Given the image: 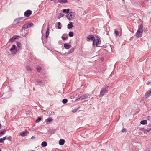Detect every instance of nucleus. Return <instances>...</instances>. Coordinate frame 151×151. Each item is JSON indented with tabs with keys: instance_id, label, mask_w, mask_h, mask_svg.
Here are the masks:
<instances>
[{
	"instance_id": "nucleus-1",
	"label": "nucleus",
	"mask_w": 151,
	"mask_h": 151,
	"mask_svg": "<svg viewBox=\"0 0 151 151\" xmlns=\"http://www.w3.org/2000/svg\"><path fill=\"white\" fill-rule=\"evenodd\" d=\"M17 46L16 47L15 45H13L12 47L10 49V51L11 52L12 54H16L17 52L20 50L21 49V44L18 42L17 43Z\"/></svg>"
},
{
	"instance_id": "nucleus-2",
	"label": "nucleus",
	"mask_w": 151,
	"mask_h": 151,
	"mask_svg": "<svg viewBox=\"0 0 151 151\" xmlns=\"http://www.w3.org/2000/svg\"><path fill=\"white\" fill-rule=\"evenodd\" d=\"M101 41L99 36H96L95 38V45L97 47H101Z\"/></svg>"
},
{
	"instance_id": "nucleus-3",
	"label": "nucleus",
	"mask_w": 151,
	"mask_h": 151,
	"mask_svg": "<svg viewBox=\"0 0 151 151\" xmlns=\"http://www.w3.org/2000/svg\"><path fill=\"white\" fill-rule=\"evenodd\" d=\"M75 16V13L72 12L66 15V17L69 20H70L74 19Z\"/></svg>"
},
{
	"instance_id": "nucleus-4",
	"label": "nucleus",
	"mask_w": 151,
	"mask_h": 151,
	"mask_svg": "<svg viewBox=\"0 0 151 151\" xmlns=\"http://www.w3.org/2000/svg\"><path fill=\"white\" fill-rule=\"evenodd\" d=\"M108 92V88L107 87L102 88L100 91V96H102Z\"/></svg>"
},
{
	"instance_id": "nucleus-5",
	"label": "nucleus",
	"mask_w": 151,
	"mask_h": 151,
	"mask_svg": "<svg viewBox=\"0 0 151 151\" xmlns=\"http://www.w3.org/2000/svg\"><path fill=\"white\" fill-rule=\"evenodd\" d=\"M87 40L88 41H93V45L94 46V37L93 35H90L87 36Z\"/></svg>"
},
{
	"instance_id": "nucleus-6",
	"label": "nucleus",
	"mask_w": 151,
	"mask_h": 151,
	"mask_svg": "<svg viewBox=\"0 0 151 151\" xmlns=\"http://www.w3.org/2000/svg\"><path fill=\"white\" fill-rule=\"evenodd\" d=\"M24 20V19L22 17L19 18L18 19H17L14 21L15 22H16V24H21L22 23Z\"/></svg>"
},
{
	"instance_id": "nucleus-7",
	"label": "nucleus",
	"mask_w": 151,
	"mask_h": 151,
	"mask_svg": "<svg viewBox=\"0 0 151 151\" xmlns=\"http://www.w3.org/2000/svg\"><path fill=\"white\" fill-rule=\"evenodd\" d=\"M32 14V12L30 10H27L24 13V15L25 17H28Z\"/></svg>"
},
{
	"instance_id": "nucleus-8",
	"label": "nucleus",
	"mask_w": 151,
	"mask_h": 151,
	"mask_svg": "<svg viewBox=\"0 0 151 151\" xmlns=\"http://www.w3.org/2000/svg\"><path fill=\"white\" fill-rule=\"evenodd\" d=\"M143 31L137 30L136 35V36L137 38H139L141 37L142 35Z\"/></svg>"
},
{
	"instance_id": "nucleus-9",
	"label": "nucleus",
	"mask_w": 151,
	"mask_h": 151,
	"mask_svg": "<svg viewBox=\"0 0 151 151\" xmlns=\"http://www.w3.org/2000/svg\"><path fill=\"white\" fill-rule=\"evenodd\" d=\"M151 95V89L147 91L145 93V98H148Z\"/></svg>"
},
{
	"instance_id": "nucleus-10",
	"label": "nucleus",
	"mask_w": 151,
	"mask_h": 151,
	"mask_svg": "<svg viewBox=\"0 0 151 151\" xmlns=\"http://www.w3.org/2000/svg\"><path fill=\"white\" fill-rule=\"evenodd\" d=\"M29 132L27 130L24 131L20 133V135L22 136H26L28 134Z\"/></svg>"
},
{
	"instance_id": "nucleus-11",
	"label": "nucleus",
	"mask_w": 151,
	"mask_h": 151,
	"mask_svg": "<svg viewBox=\"0 0 151 151\" xmlns=\"http://www.w3.org/2000/svg\"><path fill=\"white\" fill-rule=\"evenodd\" d=\"M29 27H28V23H26L24 24L23 26L22 29V32L24 30H25V29H27L28 28H29Z\"/></svg>"
},
{
	"instance_id": "nucleus-12",
	"label": "nucleus",
	"mask_w": 151,
	"mask_h": 151,
	"mask_svg": "<svg viewBox=\"0 0 151 151\" xmlns=\"http://www.w3.org/2000/svg\"><path fill=\"white\" fill-rule=\"evenodd\" d=\"M64 47L66 49H69L71 47V45L70 44H68L67 43H65L64 45Z\"/></svg>"
},
{
	"instance_id": "nucleus-13",
	"label": "nucleus",
	"mask_w": 151,
	"mask_h": 151,
	"mask_svg": "<svg viewBox=\"0 0 151 151\" xmlns=\"http://www.w3.org/2000/svg\"><path fill=\"white\" fill-rule=\"evenodd\" d=\"M19 37V36H14L9 39V42H13L17 39V37Z\"/></svg>"
},
{
	"instance_id": "nucleus-14",
	"label": "nucleus",
	"mask_w": 151,
	"mask_h": 151,
	"mask_svg": "<svg viewBox=\"0 0 151 151\" xmlns=\"http://www.w3.org/2000/svg\"><path fill=\"white\" fill-rule=\"evenodd\" d=\"M49 26H48L47 30L46 32V38H47L49 34Z\"/></svg>"
},
{
	"instance_id": "nucleus-15",
	"label": "nucleus",
	"mask_w": 151,
	"mask_h": 151,
	"mask_svg": "<svg viewBox=\"0 0 151 151\" xmlns=\"http://www.w3.org/2000/svg\"><path fill=\"white\" fill-rule=\"evenodd\" d=\"M5 132L6 130L5 129H3L0 131V137L5 134Z\"/></svg>"
},
{
	"instance_id": "nucleus-16",
	"label": "nucleus",
	"mask_w": 151,
	"mask_h": 151,
	"mask_svg": "<svg viewBox=\"0 0 151 151\" xmlns=\"http://www.w3.org/2000/svg\"><path fill=\"white\" fill-rule=\"evenodd\" d=\"M67 26L68 28V29H71L73 27V25L72 23L71 22H70V23L68 24Z\"/></svg>"
},
{
	"instance_id": "nucleus-17",
	"label": "nucleus",
	"mask_w": 151,
	"mask_h": 151,
	"mask_svg": "<svg viewBox=\"0 0 151 151\" xmlns=\"http://www.w3.org/2000/svg\"><path fill=\"white\" fill-rule=\"evenodd\" d=\"M65 143V140L63 139H61L59 141V144L60 145H63Z\"/></svg>"
},
{
	"instance_id": "nucleus-18",
	"label": "nucleus",
	"mask_w": 151,
	"mask_h": 151,
	"mask_svg": "<svg viewBox=\"0 0 151 151\" xmlns=\"http://www.w3.org/2000/svg\"><path fill=\"white\" fill-rule=\"evenodd\" d=\"M58 2L60 3H65L67 2V0H58Z\"/></svg>"
},
{
	"instance_id": "nucleus-19",
	"label": "nucleus",
	"mask_w": 151,
	"mask_h": 151,
	"mask_svg": "<svg viewBox=\"0 0 151 151\" xmlns=\"http://www.w3.org/2000/svg\"><path fill=\"white\" fill-rule=\"evenodd\" d=\"M70 9H65L63 10V12L64 13H68L69 12Z\"/></svg>"
},
{
	"instance_id": "nucleus-20",
	"label": "nucleus",
	"mask_w": 151,
	"mask_h": 151,
	"mask_svg": "<svg viewBox=\"0 0 151 151\" xmlns=\"http://www.w3.org/2000/svg\"><path fill=\"white\" fill-rule=\"evenodd\" d=\"M41 145L43 147H45L47 145V143L46 142L44 141L42 143Z\"/></svg>"
},
{
	"instance_id": "nucleus-21",
	"label": "nucleus",
	"mask_w": 151,
	"mask_h": 151,
	"mask_svg": "<svg viewBox=\"0 0 151 151\" xmlns=\"http://www.w3.org/2000/svg\"><path fill=\"white\" fill-rule=\"evenodd\" d=\"M26 68V70L28 71H32L33 70L28 65H27Z\"/></svg>"
},
{
	"instance_id": "nucleus-22",
	"label": "nucleus",
	"mask_w": 151,
	"mask_h": 151,
	"mask_svg": "<svg viewBox=\"0 0 151 151\" xmlns=\"http://www.w3.org/2000/svg\"><path fill=\"white\" fill-rule=\"evenodd\" d=\"M53 120L52 119L51 117H49L47 118L46 120V122L47 123H50V122Z\"/></svg>"
},
{
	"instance_id": "nucleus-23",
	"label": "nucleus",
	"mask_w": 151,
	"mask_h": 151,
	"mask_svg": "<svg viewBox=\"0 0 151 151\" xmlns=\"http://www.w3.org/2000/svg\"><path fill=\"white\" fill-rule=\"evenodd\" d=\"M6 139V137H4L3 138H1L0 139V143H2L4 142V141Z\"/></svg>"
},
{
	"instance_id": "nucleus-24",
	"label": "nucleus",
	"mask_w": 151,
	"mask_h": 151,
	"mask_svg": "<svg viewBox=\"0 0 151 151\" xmlns=\"http://www.w3.org/2000/svg\"><path fill=\"white\" fill-rule=\"evenodd\" d=\"M147 121L146 120L142 121L140 122V123L142 124L145 125V124H147Z\"/></svg>"
},
{
	"instance_id": "nucleus-25",
	"label": "nucleus",
	"mask_w": 151,
	"mask_h": 151,
	"mask_svg": "<svg viewBox=\"0 0 151 151\" xmlns=\"http://www.w3.org/2000/svg\"><path fill=\"white\" fill-rule=\"evenodd\" d=\"M143 27L142 25V24H141L139 26L138 30L143 31Z\"/></svg>"
},
{
	"instance_id": "nucleus-26",
	"label": "nucleus",
	"mask_w": 151,
	"mask_h": 151,
	"mask_svg": "<svg viewBox=\"0 0 151 151\" xmlns=\"http://www.w3.org/2000/svg\"><path fill=\"white\" fill-rule=\"evenodd\" d=\"M86 99V97H85L84 95L82 96H81L78 99V100H80L82 101L83 99Z\"/></svg>"
},
{
	"instance_id": "nucleus-27",
	"label": "nucleus",
	"mask_w": 151,
	"mask_h": 151,
	"mask_svg": "<svg viewBox=\"0 0 151 151\" xmlns=\"http://www.w3.org/2000/svg\"><path fill=\"white\" fill-rule=\"evenodd\" d=\"M69 36L70 37H72L73 36V32L72 31L70 32L68 34Z\"/></svg>"
},
{
	"instance_id": "nucleus-28",
	"label": "nucleus",
	"mask_w": 151,
	"mask_h": 151,
	"mask_svg": "<svg viewBox=\"0 0 151 151\" xmlns=\"http://www.w3.org/2000/svg\"><path fill=\"white\" fill-rule=\"evenodd\" d=\"M74 50V49L73 48H71L68 52L69 53H70L73 52Z\"/></svg>"
},
{
	"instance_id": "nucleus-29",
	"label": "nucleus",
	"mask_w": 151,
	"mask_h": 151,
	"mask_svg": "<svg viewBox=\"0 0 151 151\" xmlns=\"http://www.w3.org/2000/svg\"><path fill=\"white\" fill-rule=\"evenodd\" d=\"M64 14L62 13H60L59 14V16L58 17V18L59 19L60 18H61L62 17H63L64 16Z\"/></svg>"
},
{
	"instance_id": "nucleus-30",
	"label": "nucleus",
	"mask_w": 151,
	"mask_h": 151,
	"mask_svg": "<svg viewBox=\"0 0 151 151\" xmlns=\"http://www.w3.org/2000/svg\"><path fill=\"white\" fill-rule=\"evenodd\" d=\"M68 101V100L67 99H65L63 100H62V103L63 104H66Z\"/></svg>"
},
{
	"instance_id": "nucleus-31",
	"label": "nucleus",
	"mask_w": 151,
	"mask_h": 151,
	"mask_svg": "<svg viewBox=\"0 0 151 151\" xmlns=\"http://www.w3.org/2000/svg\"><path fill=\"white\" fill-rule=\"evenodd\" d=\"M141 130L144 133H146V129L145 128H142Z\"/></svg>"
},
{
	"instance_id": "nucleus-32",
	"label": "nucleus",
	"mask_w": 151,
	"mask_h": 151,
	"mask_svg": "<svg viewBox=\"0 0 151 151\" xmlns=\"http://www.w3.org/2000/svg\"><path fill=\"white\" fill-rule=\"evenodd\" d=\"M41 69V67H37V70L38 72H40Z\"/></svg>"
},
{
	"instance_id": "nucleus-33",
	"label": "nucleus",
	"mask_w": 151,
	"mask_h": 151,
	"mask_svg": "<svg viewBox=\"0 0 151 151\" xmlns=\"http://www.w3.org/2000/svg\"><path fill=\"white\" fill-rule=\"evenodd\" d=\"M115 34L116 35V36H118L119 35V32L117 30L115 29L114 32Z\"/></svg>"
},
{
	"instance_id": "nucleus-34",
	"label": "nucleus",
	"mask_w": 151,
	"mask_h": 151,
	"mask_svg": "<svg viewBox=\"0 0 151 151\" xmlns=\"http://www.w3.org/2000/svg\"><path fill=\"white\" fill-rule=\"evenodd\" d=\"M28 27H32L33 25V24L32 23H30L29 24L28 23Z\"/></svg>"
},
{
	"instance_id": "nucleus-35",
	"label": "nucleus",
	"mask_w": 151,
	"mask_h": 151,
	"mask_svg": "<svg viewBox=\"0 0 151 151\" xmlns=\"http://www.w3.org/2000/svg\"><path fill=\"white\" fill-rule=\"evenodd\" d=\"M41 120V118L40 117H38L37 119L36 120V122H38V121H40Z\"/></svg>"
},
{
	"instance_id": "nucleus-36",
	"label": "nucleus",
	"mask_w": 151,
	"mask_h": 151,
	"mask_svg": "<svg viewBox=\"0 0 151 151\" xmlns=\"http://www.w3.org/2000/svg\"><path fill=\"white\" fill-rule=\"evenodd\" d=\"M37 82L38 83H42V81L40 80H37Z\"/></svg>"
},
{
	"instance_id": "nucleus-37",
	"label": "nucleus",
	"mask_w": 151,
	"mask_h": 151,
	"mask_svg": "<svg viewBox=\"0 0 151 151\" xmlns=\"http://www.w3.org/2000/svg\"><path fill=\"white\" fill-rule=\"evenodd\" d=\"M62 38L63 40H65V39H68V36H67L65 37H63V36H62Z\"/></svg>"
},
{
	"instance_id": "nucleus-38",
	"label": "nucleus",
	"mask_w": 151,
	"mask_h": 151,
	"mask_svg": "<svg viewBox=\"0 0 151 151\" xmlns=\"http://www.w3.org/2000/svg\"><path fill=\"white\" fill-rule=\"evenodd\" d=\"M85 97H86V99L88 97L89 95L88 94H86L83 95Z\"/></svg>"
},
{
	"instance_id": "nucleus-39",
	"label": "nucleus",
	"mask_w": 151,
	"mask_h": 151,
	"mask_svg": "<svg viewBox=\"0 0 151 151\" xmlns=\"http://www.w3.org/2000/svg\"><path fill=\"white\" fill-rule=\"evenodd\" d=\"M126 131V129L125 128H123L122 130V132H125Z\"/></svg>"
},
{
	"instance_id": "nucleus-40",
	"label": "nucleus",
	"mask_w": 151,
	"mask_h": 151,
	"mask_svg": "<svg viewBox=\"0 0 151 151\" xmlns=\"http://www.w3.org/2000/svg\"><path fill=\"white\" fill-rule=\"evenodd\" d=\"M11 137L10 136H9V137H7L6 138V139H8L9 140H10V141H11Z\"/></svg>"
},
{
	"instance_id": "nucleus-41",
	"label": "nucleus",
	"mask_w": 151,
	"mask_h": 151,
	"mask_svg": "<svg viewBox=\"0 0 151 151\" xmlns=\"http://www.w3.org/2000/svg\"><path fill=\"white\" fill-rule=\"evenodd\" d=\"M77 111V109H73V110L72 111L73 112H74V113H75V112H76Z\"/></svg>"
},
{
	"instance_id": "nucleus-42",
	"label": "nucleus",
	"mask_w": 151,
	"mask_h": 151,
	"mask_svg": "<svg viewBox=\"0 0 151 151\" xmlns=\"http://www.w3.org/2000/svg\"><path fill=\"white\" fill-rule=\"evenodd\" d=\"M151 130V128L146 129V132H149Z\"/></svg>"
},
{
	"instance_id": "nucleus-43",
	"label": "nucleus",
	"mask_w": 151,
	"mask_h": 151,
	"mask_svg": "<svg viewBox=\"0 0 151 151\" xmlns=\"http://www.w3.org/2000/svg\"><path fill=\"white\" fill-rule=\"evenodd\" d=\"M28 33L27 32V33H26V34H24V35L22 34V35H23L24 37H26V36H27V34H28Z\"/></svg>"
},
{
	"instance_id": "nucleus-44",
	"label": "nucleus",
	"mask_w": 151,
	"mask_h": 151,
	"mask_svg": "<svg viewBox=\"0 0 151 151\" xmlns=\"http://www.w3.org/2000/svg\"><path fill=\"white\" fill-rule=\"evenodd\" d=\"M58 26H60L61 25V23L60 22H58Z\"/></svg>"
},
{
	"instance_id": "nucleus-45",
	"label": "nucleus",
	"mask_w": 151,
	"mask_h": 151,
	"mask_svg": "<svg viewBox=\"0 0 151 151\" xmlns=\"http://www.w3.org/2000/svg\"><path fill=\"white\" fill-rule=\"evenodd\" d=\"M150 82H149V81H147V82H146V84H147V85H149V84H150Z\"/></svg>"
},
{
	"instance_id": "nucleus-46",
	"label": "nucleus",
	"mask_w": 151,
	"mask_h": 151,
	"mask_svg": "<svg viewBox=\"0 0 151 151\" xmlns=\"http://www.w3.org/2000/svg\"><path fill=\"white\" fill-rule=\"evenodd\" d=\"M35 136H32V137L31 139H35Z\"/></svg>"
},
{
	"instance_id": "nucleus-47",
	"label": "nucleus",
	"mask_w": 151,
	"mask_h": 151,
	"mask_svg": "<svg viewBox=\"0 0 151 151\" xmlns=\"http://www.w3.org/2000/svg\"><path fill=\"white\" fill-rule=\"evenodd\" d=\"M58 28L59 29H61V27L59 26H58Z\"/></svg>"
},
{
	"instance_id": "nucleus-48",
	"label": "nucleus",
	"mask_w": 151,
	"mask_h": 151,
	"mask_svg": "<svg viewBox=\"0 0 151 151\" xmlns=\"http://www.w3.org/2000/svg\"><path fill=\"white\" fill-rule=\"evenodd\" d=\"M0 151H1V150L0 149Z\"/></svg>"
},
{
	"instance_id": "nucleus-49",
	"label": "nucleus",
	"mask_w": 151,
	"mask_h": 151,
	"mask_svg": "<svg viewBox=\"0 0 151 151\" xmlns=\"http://www.w3.org/2000/svg\"><path fill=\"white\" fill-rule=\"evenodd\" d=\"M123 1H124V0H122Z\"/></svg>"
},
{
	"instance_id": "nucleus-50",
	"label": "nucleus",
	"mask_w": 151,
	"mask_h": 151,
	"mask_svg": "<svg viewBox=\"0 0 151 151\" xmlns=\"http://www.w3.org/2000/svg\"><path fill=\"white\" fill-rule=\"evenodd\" d=\"M149 151H150V150Z\"/></svg>"
}]
</instances>
